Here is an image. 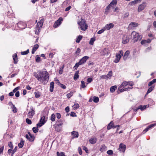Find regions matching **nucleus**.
I'll list each match as a JSON object with an SVG mask.
<instances>
[{"instance_id": "f257e3e1", "label": "nucleus", "mask_w": 156, "mask_h": 156, "mask_svg": "<svg viewBox=\"0 0 156 156\" xmlns=\"http://www.w3.org/2000/svg\"><path fill=\"white\" fill-rule=\"evenodd\" d=\"M34 76L38 81L44 84H46L49 79V74L46 70L40 72L39 75L36 73H34Z\"/></svg>"}, {"instance_id": "f03ea898", "label": "nucleus", "mask_w": 156, "mask_h": 156, "mask_svg": "<svg viewBox=\"0 0 156 156\" xmlns=\"http://www.w3.org/2000/svg\"><path fill=\"white\" fill-rule=\"evenodd\" d=\"M133 85L134 83L132 82L124 81L118 88V93L132 89L133 88L132 86Z\"/></svg>"}, {"instance_id": "7ed1b4c3", "label": "nucleus", "mask_w": 156, "mask_h": 156, "mask_svg": "<svg viewBox=\"0 0 156 156\" xmlns=\"http://www.w3.org/2000/svg\"><path fill=\"white\" fill-rule=\"evenodd\" d=\"M117 0H113L106 8L105 14L107 15L108 13H111L117 5Z\"/></svg>"}, {"instance_id": "20e7f679", "label": "nucleus", "mask_w": 156, "mask_h": 156, "mask_svg": "<svg viewBox=\"0 0 156 156\" xmlns=\"http://www.w3.org/2000/svg\"><path fill=\"white\" fill-rule=\"evenodd\" d=\"M78 24L80 26V27L82 30L85 31L87 29L88 26L84 20L81 19L80 21L78 22Z\"/></svg>"}, {"instance_id": "39448f33", "label": "nucleus", "mask_w": 156, "mask_h": 156, "mask_svg": "<svg viewBox=\"0 0 156 156\" xmlns=\"http://www.w3.org/2000/svg\"><path fill=\"white\" fill-rule=\"evenodd\" d=\"M131 35L133 36V40L135 41H136L138 40H140L141 39V36L139 34L135 31H133L132 32Z\"/></svg>"}, {"instance_id": "423d86ee", "label": "nucleus", "mask_w": 156, "mask_h": 156, "mask_svg": "<svg viewBox=\"0 0 156 156\" xmlns=\"http://www.w3.org/2000/svg\"><path fill=\"white\" fill-rule=\"evenodd\" d=\"M47 119H45V117L44 116H41L39 122L37 124V127H41L47 121Z\"/></svg>"}, {"instance_id": "0eeeda50", "label": "nucleus", "mask_w": 156, "mask_h": 156, "mask_svg": "<svg viewBox=\"0 0 156 156\" xmlns=\"http://www.w3.org/2000/svg\"><path fill=\"white\" fill-rule=\"evenodd\" d=\"M119 52L118 53L116 54V58L114 61V62L115 63H118L119 61L121 56H123V52L122 50L119 51Z\"/></svg>"}, {"instance_id": "6e6552de", "label": "nucleus", "mask_w": 156, "mask_h": 156, "mask_svg": "<svg viewBox=\"0 0 156 156\" xmlns=\"http://www.w3.org/2000/svg\"><path fill=\"white\" fill-rule=\"evenodd\" d=\"M112 76V71H110L108 74L107 75H102L100 76V79L103 78L104 79H110Z\"/></svg>"}, {"instance_id": "1a4fd4ad", "label": "nucleus", "mask_w": 156, "mask_h": 156, "mask_svg": "<svg viewBox=\"0 0 156 156\" xmlns=\"http://www.w3.org/2000/svg\"><path fill=\"white\" fill-rule=\"evenodd\" d=\"M28 134H26L25 137L29 141L31 142H33L34 141V135L31 134L30 132L28 133Z\"/></svg>"}, {"instance_id": "9d476101", "label": "nucleus", "mask_w": 156, "mask_h": 156, "mask_svg": "<svg viewBox=\"0 0 156 156\" xmlns=\"http://www.w3.org/2000/svg\"><path fill=\"white\" fill-rule=\"evenodd\" d=\"M17 25L18 27L20 30L24 29L27 27L26 23L25 22H19L17 23Z\"/></svg>"}, {"instance_id": "9b49d317", "label": "nucleus", "mask_w": 156, "mask_h": 156, "mask_svg": "<svg viewBox=\"0 0 156 156\" xmlns=\"http://www.w3.org/2000/svg\"><path fill=\"white\" fill-rule=\"evenodd\" d=\"M62 21V17H60L54 23L53 25L54 27L55 28H56L59 26L61 24Z\"/></svg>"}, {"instance_id": "f8f14e48", "label": "nucleus", "mask_w": 156, "mask_h": 156, "mask_svg": "<svg viewBox=\"0 0 156 156\" xmlns=\"http://www.w3.org/2000/svg\"><path fill=\"white\" fill-rule=\"evenodd\" d=\"M110 53L109 49L107 48H105L102 49L100 51V54L101 55H108Z\"/></svg>"}, {"instance_id": "ddd939ff", "label": "nucleus", "mask_w": 156, "mask_h": 156, "mask_svg": "<svg viewBox=\"0 0 156 156\" xmlns=\"http://www.w3.org/2000/svg\"><path fill=\"white\" fill-rule=\"evenodd\" d=\"M35 114V111L33 107H31L28 113V116L30 118H32Z\"/></svg>"}, {"instance_id": "4468645a", "label": "nucleus", "mask_w": 156, "mask_h": 156, "mask_svg": "<svg viewBox=\"0 0 156 156\" xmlns=\"http://www.w3.org/2000/svg\"><path fill=\"white\" fill-rule=\"evenodd\" d=\"M147 3L145 2H143L140 5L138 9V12H140L143 10L146 6Z\"/></svg>"}, {"instance_id": "2eb2a0df", "label": "nucleus", "mask_w": 156, "mask_h": 156, "mask_svg": "<svg viewBox=\"0 0 156 156\" xmlns=\"http://www.w3.org/2000/svg\"><path fill=\"white\" fill-rule=\"evenodd\" d=\"M129 38L128 35H124L122 38V42L124 44L127 43L129 41Z\"/></svg>"}, {"instance_id": "dca6fc26", "label": "nucleus", "mask_w": 156, "mask_h": 156, "mask_svg": "<svg viewBox=\"0 0 156 156\" xmlns=\"http://www.w3.org/2000/svg\"><path fill=\"white\" fill-rule=\"evenodd\" d=\"M126 148V146L125 145L121 143L120 144L119 150L121 152H124Z\"/></svg>"}, {"instance_id": "f3484780", "label": "nucleus", "mask_w": 156, "mask_h": 156, "mask_svg": "<svg viewBox=\"0 0 156 156\" xmlns=\"http://www.w3.org/2000/svg\"><path fill=\"white\" fill-rule=\"evenodd\" d=\"M89 58V57L87 56H85L81 58L79 62V64L82 65Z\"/></svg>"}, {"instance_id": "a211bd4d", "label": "nucleus", "mask_w": 156, "mask_h": 156, "mask_svg": "<svg viewBox=\"0 0 156 156\" xmlns=\"http://www.w3.org/2000/svg\"><path fill=\"white\" fill-rule=\"evenodd\" d=\"M138 26V23L136 22H132L129 24L128 26V28H132L133 27H137Z\"/></svg>"}, {"instance_id": "6ab92c4d", "label": "nucleus", "mask_w": 156, "mask_h": 156, "mask_svg": "<svg viewBox=\"0 0 156 156\" xmlns=\"http://www.w3.org/2000/svg\"><path fill=\"white\" fill-rule=\"evenodd\" d=\"M114 26V25L112 23H110L108 24H107L105 27V30H109L111 28H112Z\"/></svg>"}, {"instance_id": "aec40b11", "label": "nucleus", "mask_w": 156, "mask_h": 156, "mask_svg": "<svg viewBox=\"0 0 156 156\" xmlns=\"http://www.w3.org/2000/svg\"><path fill=\"white\" fill-rule=\"evenodd\" d=\"M71 134L73 136V138H77L79 136V133L78 132L74 131L71 133Z\"/></svg>"}, {"instance_id": "412c9836", "label": "nucleus", "mask_w": 156, "mask_h": 156, "mask_svg": "<svg viewBox=\"0 0 156 156\" xmlns=\"http://www.w3.org/2000/svg\"><path fill=\"white\" fill-rule=\"evenodd\" d=\"M39 47V45L38 44H36L34 45L33 48L32 49L31 53L32 54H34L35 52Z\"/></svg>"}, {"instance_id": "4be33fe9", "label": "nucleus", "mask_w": 156, "mask_h": 156, "mask_svg": "<svg viewBox=\"0 0 156 156\" xmlns=\"http://www.w3.org/2000/svg\"><path fill=\"white\" fill-rule=\"evenodd\" d=\"M12 58L14 60V63L15 64L17 63L18 60L17 59V56L16 54H14L12 55Z\"/></svg>"}, {"instance_id": "5701e85b", "label": "nucleus", "mask_w": 156, "mask_h": 156, "mask_svg": "<svg viewBox=\"0 0 156 156\" xmlns=\"http://www.w3.org/2000/svg\"><path fill=\"white\" fill-rule=\"evenodd\" d=\"M155 125L154 124H151L149 125L147 128H146L143 131L142 133L143 134H144L145 133H146L147 131L149 129H151V128L153 127Z\"/></svg>"}, {"instance_id": "b1692460", "label": "nucleus", "mask_w": 156, "mask_h": 156, "mask_svg": "<svg viewBox=\"0 0 156 156\" xmlns=\"http://www.w3.org/2000/svg\"><path fill=\"white\" fill-rule=\"evenodd\" d=\"M114 124L112 121H111L108 124L107 127V129L109 130L111 128H114Z\"/></svg>"}, {"instance_id": "393cba45", "label": "nucleus", "mask_w": 156, "mask_h": 156, "mask_svg": "<svg viewBox=\"0 0 156 156\" xmlns=\"http://www.w3.org/2000/svg\"><path fill=\"white\" fill-rule=\"evenodd\" d=\"M130 52L129 50H127L124 53L123 56V58L124 60H126L128 56L129 55Z\"/></svg>"}, {"instance_id": "a878e982", "label": "nucleus", "mask_w": 156, "mask_h": 156, "mask_svg": "<svg viewBox=\"0 0 156 156\" xmlns=\"http://www.w3.org/2000/svg\"><path fill=\"white\" fill-rule=\"evenodd\" d=\"M97 139L96 137H94L90 138L89 140L90 142L92 144H94L96 142Z\"/></svg>"}, {"instance_id": "bb28decb", "label": "nucleus", "mask_w": 156, "mask_h": 156, "mask_svg": "<svg viewBox=\"0 0 156 156\" xmlns=\"http://www.w3.org/2000/svg\"><path fill=\"white\" fill-rule=\"evenodd\" d=\"M54 83L53 82H51L50 85V91L52 92L53 91Z\"/></svg>"}, {"instance_id": "cd10ccee", "label": "nucleus", "mask_w": 156, "mask_h": 156, "mask_svg": "<svg viewBox=\"0 0 156 156\" xmlns=\"http://www.w3.org/2000/svg\"><path fill=\"white\" fill-rule=\"evenodd\" d=\"M64 121V120L63 119H58L57 121V124L59 126H62L63 125Z\"/></svg>"}, {"instance_id": "c85d7f7f", "label": "nucleus", "mask_w": 156, "mask_h": 156, "mask_svg": "<svg viewBox=\"0 0 156 156\" xmlns=\"http://www.w3.org/2000/svg\"><path fill=\"white\" fill-rule=\"evenodd\" d=\"M60 126L58 125L57 124L56 125L55 127V131L57 132H60L61 130V127H60Z\"/></svg>"}, {"instance_id": "c756f323", "label": "nucleus", "mask_w": 156, "mask_h": 156, "mask_svg": "<svg viewBox=\"0 0 156 156\" xmlns=\"http://www.w3.org/2000/svg\"><path fill=\"white\" fill-rule=\"evenodd\" d=\"M117 89V87L116 86H114L111 87L110 88V91L111 92L113 93Z\"/></svg>"}, {"instance_id": "7c9ffc66", "label": "nucleus", "mask_w": 156, "mask_h": 156, "mask_svg": "<svg viewBox=\"0 0 156 156\" xmlns=\"http://www.w3.org/2000/svg\"><path fill=\"white\" fill-rule=\"evenodd\" d=\"M154 87L153 86L150 87L148 90L147 91L146 94V95L148 94L149 93L151 92L154 89Z\"/></svg>"}, {"instance_id": "2f4dec72", "label": "nucleus", "mask_w": 156, "mask_h": 156, "mask_svg": "<svg viewBox=\"0 0 156 156\" xmlns=\"http://www.w3.org/2000/svg\"><path fill=\"white\" fill-rule=\"evenodd\" d=\"M24 141L23 140H21L20 143L18 144V146L20 148H22L24 145Z\"/></svg>"}, {"instance_id": "473e14b6", "label": "nucleus", "mask_w": 156, "mask_h": 156, "mask_svg": "<svg viewBox=\"0 0 156 156\" xmlns=\"http://www.w3.org/2000/svg\"><path fill=\"white\" fill-rule=\"evenodd\" d=\"M83 36L81 35H79L76 38V42L77 43H79L80 42V40L82 38Z\"/></svg>"}, {"instance_id": "72a5a7b5", "label": "nucleus", "mask_w": 156, "mask_h": 156, "mask_svg": "<svg viewBox=\"0 0 156 156\" xmlns=\"http://www.w3.org/2000/svg\"><path fill=\"white\" fill-rule=\"evenodd\" d=\"M147 108V105H140L138 107V109H141V111L144 110L145 109Z\"/></svg>"}, {"instance_id": "f704fd0d", "label": "nucleus", "mask_w": 156, "mask_h": 156, "mask_svg": "<svg viewBox=\"0 0 156 156\" xmlns=\"http://www.w3.org/2000/svg\"><path fill=\"white\" fill-rule=\"evenodd\" d=\"M34 94L36 98H39L41 95V94L39 91L35 92H34Z\"/></svg>"}, {"instance_id": "c9c22d12", "label": "nucleus", "mask_w": 156, "mask_h": 156, "mask_svg": "<svg viewBox=\"0 0 156 156\" xmlns=\"http://www.w3.org/2000/svg\"><path fill=\"white\" fill-rule=\"evenodd\" d=\"M12 111L14 113H16L17 111V109L16 108V107H15V105L12 104Z\"/></svg>"}, {"instance_id": "e433bc0d", "label": "nucleus", "mask_w": 156, "mask_h": 156, "mask_svg": "<svg viewBox=\"0 0 156 156\" xmlns=\"http://www.w3.org/2000/svg\"><path fill=\"white\" fill-rule=\"evenodd\" d=\"M99 101V98L98 97L94 96L93 97V101L95 103H97Z\"/></svg>"}, {"instance_id": "4c0bfd02", "label": "nucleus", "mask_w": 156, "mask_h": 156, "mask_svg": "<svg viewBox=\"0 0 156 156\" xmlns=\"http://www.w3.org/2000/svg\"><path fill=\"white\" fill-rule=\"evenodd\" d=\"M73 92H70L69 93L67 94L66 96L67 98H70L73 95Z\"/></svg>"}, {"instance_id": "58836bf2", "label": "nucleus", "mask_w": 156, "mask_h": 156, "mask_svg": "<svg viewBox=\"0 0 156 156\" xmlns=\"http://www.w3.org/2000/svg\"><path fill=\"white\" fill-rule=\"evenodd\" d=\"M38 127H37H37H34L32 128V130L34 133H35L38 132L39 130L38 128Z\"/></svg>"}, {"instance_id": "ea45409f", "label": "nucleus", "mask_w": 156, "mask_h": 156, "mask_svg": "<svg viewBox=\"0 0 156 156\" xmlns=\"http://www.w3.org/2000/svg\"><path fill=\"white\" fill-rule=\"evenodd\" d=\"M55 115L54 114H52L51 117V119L52 121L54 122L55 120Z\"/></svg>"}, {"instance_id": "a19ab883", "label": "nucleus", "mask_w": 156, "mask_h": 156, "mask_svg": "<svg viewBox=\"0 0 156 156\" xmlns=\"http://www.w3.org/2000/svg\"><path fill=\"white\" fill-rule=\"evenodd\" d=\"M95 39L94 38H92L90 41L89 44L91 45H93L94 42L95 41Z\"/></svg>"}, {"instance_id": "79ce46f5", "label": "nucleus", "mask_w": 156, "mask_h": 156, "mask_svg": "<svg viewBox=\"0 0 156 156\" xmlns=\"http://www.w3.org/2000/svg\"><path fill=\"white\" fill-rule=\"evenodd\" d=\"M29 52V50L28 49L27 51L21 52V54L24 55L27 54Z\"/></svg>"}, {"instance_id": "37998d69", "label": "nucleus", "mask_w": 156, "mask_h": 156, "mask_svg": "<svg viewBox=\"0 0 156 156\" xmlns=\"http://www.w3.org/2000/svg\"><path fill=\"white\" fill-rule=\"evenodd\" d=\"M79 76L78 74V73H75L74 75V77H73L74 79L75 80H76L79 78Z\"/></svg>"}, {"instance_id": "c03bdc74", "label": "nucleus", "mask_w": 156, "mask_h": 156, "mask_svg": "<svg viewBox=\"0 0 156 156\" xmlns=\"http://www.w3.org/2000/svg\"><path fill=\"white\" fill-rule=\"evenodd\" d=\"M64 67V66H63L62 67L60 68L59 71H58V73L59 74H61L62 73Z\"/></svg>"}, {"instance_id": "a18cd8bd", "label": "nucleus", "mask_w": 156, "mask_h": 156, "mask_svg": "<svg viewBox=\"0 0 156 156\" xmlns=\"http://www.w3.org/2000/svg\"><path fill=\"white\" fill-rule=\"evenodd\" d=\"M106 148V147L105 146V145L104 144H103L102 146H101V148H100V151H101V152H102L103 150L105 149V148Z\"/></svg>"}, {"instance_id": "49530a36", "label": "nucleus", "mask_w": 156, "mask_h": 156, "mask_svg": "<svg viewBox=\"0 0 156 156\" xmlns=\"http://www.w3.org/2000/svg\"><path fill=\"white\" fill-rule=\"evenodd\" d=\"M35 61L36 62H39L41 61L40 58L37 55L36 57Z\"/></svg>"}, {"instance_id": "de8ad7c7", "label": "nucleus", "mask_w": 156, "mask_h": 156, "mask_svg": "<svg viewBox=\"0 0 156 156\" xmlns=\"http://www.w3.org/2000/svg\"><path fill=\"white\" fill-rule=\"evenodd\" d=\"M105 30V28H103V29L99 30L98 32V34H101L102 33H103Z\"/></svg>"}, {"instance_id": "09e8293b", "label": "nucleus", "mask_w": 156, "mask_h": 156, "mask_svg": "<svg viewBox=\"0 0 156 156\" xmlns=\"http://www.w3.org/2000/svg\"><path fill=\"white\" fill-rule=\"evenodd\" d=\"M81 87H82L83 88H84L86 87V86L85 83V82L84 81L82 80L81 81Z\"/></svg>"}, {"instance_id": "8fccbe9b", "label": "nucleus", "mask_w": 156, "mask_h": 156, "mask_svg": "<svg viewBox=\"0 0 156 156\" xmlns=\"http://www.w3.org/2000/svg\"><path fill=\"white\" fill-rule=\"evenodd\" d=\"M26 122L27 124H31V123H32L31 121V120H30L29 119L27 118L26 119Z\"/></svg>"}, {"instance_id": "3c124183", "label": "nucleus", "mask_w": 156, "mask_h": 156, "mask_svg": "<svg viewBox=\"0 0 156 156\" xmlns=\"http://www.w3.org/2000/svg\"><path fill=\"white\" fill-rule=\"evenodd\" d=\"M81 50L79 48H78L76 52V55H78L80 52Z\"/></svg>"}, {"instance_id": "603ef678", "label": "nucleus", "mask_w": 156, "mask_h": 156, "mask_svg": "<svg viewBox=\"0 0 156 156\" xmlns=\"http://www.w3.org/2000/svg\"><path fill=\"white\" fill-rule=\"evenodd\" d=\"M56 116L57 118L59 119L61 117V115L59 113H57L56 114Z\"/></svg>"}, {"instance_id": "864d4df0", "label": "nucleus", "mask_w": 156, "mask_h": 156, "mask_svg": "<svg viewBox=\"0 0 156 156\" xmlns=\"http://www.w3.org/2000/svg\"><path fill=\"white\" fill-rule=\"evenodd\" d=\"M20 87H18L16 88H15L12 91L13 92V93L16 92L17 91V90L20 89Z\"/></svg>"}, {"instance_id": "5fc2aeb1", "label": "nucleus", "mask_w": 156, "mask_h": 156, "mask_svg": "<svg viewBox=\"0 0 156 156\" xmlns=\"http://www.w3.org/2000/svg\"><path fill=\"white\" fill-rule=\"evenodd\" d=\"M80 65V64H79V62L78 63H76L74 66V68L75 69H77L79 66Z\"/></svg>"}, {"instance_id": "6e6d98bb", "label": "nucleus", "mask_w": 156, "mask_h": 156, "mask_svg": "<svg viewBox=\"0 0 156 156\" xmlns=\"http://www.w3.org/2000/svg\"><path fill=\"white\" fill-rule=\"evenodd\" d=\"M70 115L72 117L76 116V113L73 112H71L70 113Z\"/></svg>"}, {"instance_id": "4d7b16f0", "label": "nucleus", "mask_w": 156, "mask_h": 156, "mask_svg": "<svg viewBox=\"0 0 156 156\" xmlns=\"http://www.w3.org/2000/svg\"><path fill=\"white\" fill-rule=\"evenodd\" d=\"M147 41L146 40H143L141 41V43L142 45H144L147 43Z\"/></svg>"}, {"instance_id": "13d9d810", "label": "nucleus", "mask_w": 156, "mask_h": 156, "mask_svg": "<svg viewBox=\"0 0 156 156\" xmlns=\"http://www.w3.org/2000/svg\"><path fill=\"white\" fill-rule=\"evenodd\" d=\"M119 10V8L117 7H116V6H115V8H114V9L113 10V12H118V11H117V10Z\"/></svg>"}, {"instance_id": "bf43d9fd", "label": "nucleus", "mask_w": 156, "mask_h": 156, "mask_svg": "<svg viewBox=\"0 0 156 156\" xmlns=\"http://www.w3.org/2000/svg\"><path fill=\"white\" fill-rule=\"evenodd\" d=\"M141 0H135L134 1L131 2V4H135L139 1H140Z\"/></svg>"}, {"instance_id": "052dcab7", "label": "nucleus", "mask_w": 156, "mask_h": 156, "mask_svg": "<svg viewBox=\"0 0 156 156\" xmlns=\"http://www.w3.org/2000/svg\"><path fill=\"white\" fill-rule=\"evenodd\" d=\"M107 153L109 155H111L113 154V151L112 150H109L107 151Z\"/></svg>"}, {"instance_id": "680f3d73", "label": "nucleus", "mask_w": 156, "mask_h": 156, "mask_svg": "<svg viewBox=\"0 0 156 156\" xmlns=\"http://www.w3.org/2000/svg\"><path fill=\"white\" fill-rule=\"evenodd\" d=\"M59 83L60 84V86L62 88L65 89L66 88V86L65 85L60 83Z\"/></svg>"}, {"instance_id": "e2e57ef3", "label": "nucleus", "mask_w": 156, "mask_h": 156, "mask_svg": "<svg viewBox=\"0 0 156 156\" xmlns=\"http://www.w3.org/2000/svg\"><path fill=\"white\" fill-rule=\"evenodd\" d=\"M78 150L80 154L81 155L82 154V152L81 148L80 147H79Z\"/></svg>"}, {"instance_id": "0e129e2a", "label": "nucleus", "mask_w": 156, "mask_h": 156, "mask_svg": "<svg viewBox=\"0 0 156 156\" xmlns=\"http://www.w3.org/2000/svg\"><path fill=\"white\" fill-rule=\"evenodd\" d=\"M43 24L41 23L40 21L37 23V25L39 27H42Z\"/></svg>"}, {"instance_id": "69168bd1", "label": "nucleus", "mask_w": 156, "mask_h": 156, "mask_svg": "<svg viewBox=\"0 0 156 156\" xmlns=\"http://www.w3.org/2000/svg\"><path fill=\"white\" fill-rule=\"evenodd\" d=\"M93 80V79L92 78H88L87 79V82L88 83H91Z\"/></svg>"}, {"instance_id": "338daca9", "label": "nucleus", "mask_w": 156, "mask_h": 156, "mask_svg": "<svg viewBox=\"0 0 156 156\" xmlns=\"http://www.w3.org/2000/svg\"><path fill=\"white\" fill-rule=\"evenodd\" d=\"M83 150H85L86 153L88 152V150L87 147L85 146L83 147Z\"/></svg>"}, {"instance_id": "774afa93", "label": "nucleus", "mask_w": 156, "mask_h": 156, "mask_svg": "<svg viewBox=\"0 0 156 156\" xmlns=\"http://www.w3.org/2000/svg\"><path fill=\"white\" fill-rule=\"evenodd\" d=\"M15 96L16 97H19L20 96V92L19 91H17L15 94Z\"/></svg>"}]
</instances>
